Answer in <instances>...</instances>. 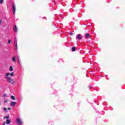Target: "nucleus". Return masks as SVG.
Wrapping results in <instances>:
<instances>
[{"mask_svg": "<svg viewBox=\"0 0 125 125\" xmlns=\"http://www.w3.org/2000/svg\"><path fill=\"white\" fill-rule=\"evenodd\" d=\"M10 77H14V72L6 73L5 74V79H6L7 82L9 83H11V84H15L14 79L11 78Z\"/></svg>", "mask_w": 125, "mask_h": 125, "instance_id": "f257e3e1", "label": "nucleus"}, {"mask_svg": "<svg viewBox=\"0 0 125 125\" xmlns=\"http://www.w3.org/2000/svg\"><path fill=\"white\" fill-rule=\"evenodd\" d=\"M16 122L18 125H23V122L20 118H17Z\"/></svg>", "mask_w": 125, "mask_h": 125, "instance_id": "f03ea898", "label": "nucleus"}, {"mask_svg": "<svg viewBox=\"0 0 125 125\" xmlns=\"http://www.w3.org/2000/svg\"><path fill=\"white\" fill-rule=\"evenodd\" d=\"M12 9H13V13L14 14H15V12L16 11V6L15 5V4H13Z\"/></svg>", "mask_w": 125, "mask_h": 125, "instance_id": "7ed1b4c3", "label": "nucleus"}, {"mask_svg": "<svg viewBox=\"0 0 125 125\" xmlns=\"http://www.w3.org/2000/svg\"><path fill=\"white\" fill-rule=\"evenodd\" d=\"M14 48L16 50H17L18 46H17V39L16 38L15 39V42H14Z\"/></svg>", "mask_w": 125, "mask_h": 125, "instance_id": "20e7f679", "label": "nucleus"}, {"mask_svg": "<svg viewBox=\"0 0 125 125\" xmlns=\"http://www.w3.org/2000/svg\"><path fill=\"white\" fill-rule=\"evenodd\" d=\"M76 40H78L79 41H81V40H83V37L81 36V34H78L76 36Z\"/></svg>", "mask_w": 125, "mask_h": 125, "instance_id": "39448f33", "label": "nucleus"}, {"mask_svg": "<svg viewBox=\"0 0 125 125\" xmlns=\"http://www.w3.org/2000/svg\"><path fill=\"white\" fill-rule=\"evenodd\" d=\"M13 30L15 32V33H17V32H18V28H17V26L16 25H15L14 26Z\"/></svg>", "mask_w": 125, "mask_h": 125, "instance_id": "423d86ee", "label": "nucleus"}, {"mask_svg": "<svg viewBox=\"0 0 125 125\" xmlns=\"http://www.w3.org/2000/svg\"><path fill=\"white\" fill-rule=\"evenodd\" d=\"M10 105L11 106H15L16 105V102H12V103H10Z\"/></svg>", "mask_w": 125, "mask_h": 125, "instance_id": "0eeeda50", "label": "nucleus"}, {"mask_svg": "<svg viewBox=\"0 0 125 125\" xmlns=\"http://www.w3.org/2000/svg\"><path fill=\"white\" fill-rule=\"evenodd\" d=\"M12 59L13 60V62H15L16 61V57H13Z\"/></svg>", "mask_w": 125, "mask_h": 125, "instance_id": "6e6552de", "label": "nucleus"}, {"mask_svg": "<svg viewBox=\"0 0 125 125\" xmlns=\"http://www.w3.org/2000/svg\"><path fill=\"white\" fill-rule=\"evenodd\" d=\"M6 125H9V124H10V120L7 119L6 121Z\"/></svg>", "mask_w": 125, "mask_h": 125, "instance_id": "1a4fd4ad", "label": "nucleus"}, {"mask_svg": "<svg viewBox=\"0 0 125 125\" xmlns=\"http://www.w3.org/2000/svg\"><path fill=\"white\" fill-rule=\"evenodd\" d=\"M85 37L87 39L89 38V34H88V33L85 34Z\"/></svg>", "mask_w": 125, "mask_h": 125, "instance_id": "9d476101", "label": "nucleus"}, {"mask_svg": "<svg viewBox=\"0 0 125 125\" xmlns=\"http://www.w3.org/2000/svg\"><path fill=\"white\" fill-rule=\"evenodd\" d=\"M13 71V67L12 66H10L9 67V71L12 72Z\"/></svg>", "mask_w": 125, "mask_h": 125, "instance_id": "9b49d317", "label": "nucleus"}, {"mask_svg": "<svg viewBox=\"0 0 125 125\" xmlns=\"http://www.w3.org/2000/svg\"><path fill=\"white\" fill-rule=\"evenodd\" d=\"M11 99H12V100H15V97H14V96H11Z\"/></svg>", "mask_w": 125, "mask_h": 125, "instance_id": "f8f14e48", "label": "nucleus"}, {"mask_svg": "<svg viewBox=\"0 0 125 125\" xmlns=\"http://www.w3.org/2000/svg\"><path fill=\"white\" fill-rule=\"evenodd\" d=\"M18 62L19 63V65H21V62H20V60L19 59V58H18Z\"/></svg>", "mask_w": 125, "mask_h": 125, "instance_id": "ddd939ff", "label": "nucleus"}, {"mask_svg": "<svg viewBox=\"0 0 125 125\" xmlns=\"http://www.w3.org/2000/svg\"><path fill=\"white\" fill-rule=\"evenodd\" d=\"M3 110H4V112H5V113H7V109H6V107H4L3 108Z\"/></svg>", "mask_w": 125, "mask_h": 125, "instance_id": "4468645a", "label": "nucleus"}, {"mask_svg": "<svg viewBox=\"0 0 125 125\" xmlns=\"http://www.w3.org/2000/svg\"><path fill=\"white\" fill-rule=\"evenodd\" d=\"M72 51H76V47H73L72 48Z\"/></svg>", "mask_w": 125, "mask_h": 125, "instance_id": "2eb2a0df", "label": "nucleus"}, {"mask_svg": "<svg viewBox=\"0 0 125 125\" xmlns=\"http://www.w3.org/2000/svg\"><path fill=\"white\" fill-rule=\"evenodd\" d=\"M4 119H9V116H5L3 118Z\"/></svg>", "mask_w": 125, "mask_h": 125, "instance_id": "dca6fc26", "label": "nucleus"}, {"mask_svg": "<svg viewBox=\"0 0 125 125\" xmlns=\"http://www.w3.org/2000/svg\"><path fill=\"white\" fill-rule=\"evenodd\" d=\"M7 102H8V100H6L4 101V103H7Z\"/></svg>", "mask_w": 125, "mask_h": 125, "instance_id": "f3484780", "label": "nucleus"}, {"mask_svg": "<svg viewBox=\"0 0 125 125\" xmlns=\"http://www.w3.org/2000/svg\"><path fill=\"white\" fill-rule=\"evenodd\" d=\"M2 1H3V0H0V4H1L2 3Z\"/></svg>", "mask_w": 125, "mask_h": 125, "instance_id": "a211bd4d", "label": "nucleus"}, {"mask_svg": "<svg viewBox=\"0 0 125 125\" xmlns=\"http://www.w3.org/2000/svg\"><path fill=\"white\" fill-rule=\"evenodd\" d=\"M10 42H11V41H10V40H9L8 41V43H10Z\"/></svg>", "mask_w": 125, "mask_h": 125, "instance_id": "6ab92c4d", "label": "nucleus"}, {"mask_svg": "<svg viewBox=\"0 0 125 125\" xmlns=\"http://www.w3.org/2000/svg\"><path fill=\"white\" fill-rule=\"evenodd\" d=\"M2 22V21H1V20H0V25H1Z\"/></svg>", "mask_w": 125, "mask_h": 125, "instance_id": "aec40b11", "label": "nucleus"}, {"mask_svg": "<svg viewBox=\"0 0 125 125\" xmlns=\"http://www.w3.org/2000/svg\"><path fill=\"white\" fill-rule=\"evenodd\" d=\"M3 97H6V95H3Z\"/></svg>", "mask_w": 125, "mask_h": 125, "instance_id": "412c9836", "label": "nucleus"}, {"mask_svg": "<svg viewBox=\"0 0 125 125\" xmlns=\"http://www.w3.org/2000/svg\"><path fill=\"white\" fill-rule=\"evenodd\" d=\"M8 110H11V108L10 107H8Z\"/></svg>", "mask_w": 125, "mask_h": 125, "instance_id": "4be33fe9", "label": "nucleus"}, {"mask_svg": "<svg viewBox=\"0 0 125 125\" xmlns=\"http://www.w3.org/2000/svg\"><path fill=\"white\" fill-rule=\"evenodd\" d=\"M5 122H4L3 123V125H5Z\"/></svg>", "mask_w": 125, "mask_h": 125, "instance_id": "5701e85b", "label": "nucleus"}, {"mask_svg": "<svg viewBox=\"0 0 125 125\" xmlns=\"http://www.w3.org/2000/svg\"><path fill=\"white\" fill-rule=\"evenodd\" d=\"M70 35H72V33H70Z\"/></svg>", "mask_w": 125, "mask_h": 125, "instance_id": "b1692460", "label": "nucleus"}]
</instances>
